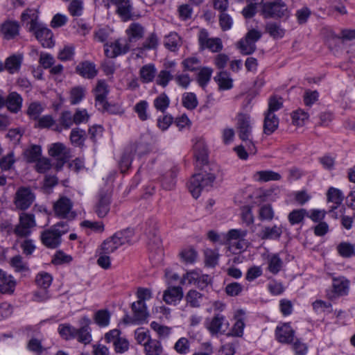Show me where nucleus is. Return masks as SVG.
Segmentation results:
<instances>
[{"instance_id":"nucleus-1","label":"nucleus","mask_w":355,"mask_h":355,"mask_svg":"<svg viewBox=\"0 0 355 355\" xmlns=\"http://www.w3.org/2000/svg\"><path fill=\"white\" fill-rule=\"evenodd\" d=\"M194 156L198 162L202 165L201 171L194 174L189 183V189L193 197L197 199L201 191L205 189L211 187L214 182L222 176L219 166L216 164H208L207 148L205 141L202 138H196L193 144Z\"/></svg>"},{"instance_id":"nucleus-2","label":"nucleus","mask_w":355,"mask_h":355,"mask_svg":"<svg viewBox=\"0 0 355 355\" xmlns=\"http://www.w3.org/2000/svg\"><path fill=\"white\" fill-rule=\"evenodd\" d=\"M80 324L81 327L79 329H76L69 323L60 324L58 329V333L64 340L76 339L79 343L87 345L92 340L89 327L91 320L84 316L81 318Z\"/></svg>"},{"instance_id":"nucleus-3","label":"nucleus","mask_w":355,"mask_h":355,"mask_svg":"<svg viewBox=\"0 0 355 355\" xmlns=\"http://www.w3.org/2000/svg\"><path fill=\"white\" fill-rule=\"evenodd\" d=\"M69 230V227L66 222L57 223L41 233V241L48 248H57L62 243V236Z\"/></svg>"},{"instance_id":"nucleus-4","label":"nucleus","mask_w":355,"mask_h":355,"mask_svg":"<svg viewBox=\"0 0 355 355\" xmlns=\"http://www.w3.org/2000/svg\"><path fill=\"white\" fill-rule=\"evenodd\" d=\"M261 13L264 18L279 19L289 17L288 7L282 0L263 3L261 6Z\"/></svg>"},{"instance_id":"nucleus-5","label":"nucleus","mask_w":355,"mask_h":355,"mask_svg":"<svg viewBox=\"0 0 355 355\" xmlns=\"http://www.w3.org/2000/svg\"><path fill=\"white\" fill-rule=\"evenodd\" d=\"M35 195L29 187H19L14 197L13 203L17 209H28L35 200Z\"/></svg>"},{"instance_id":"nucleus-6","label":"nucleus","mask_w":355,"mask_h":355,"mask_svg":"<svg viewBox=\"0 0 355 355\" xmlns=\"http://www.w3.org/2000/svg\"><path fill=\"white\" fill-rule=\"evenodd\" d=\"M198 44L200 50L208 49L212 53L220 52L223 48V42L219 37H209L205 29H201L198 34Z\"/></svg>"},{"instance_id":"nucleus-7","label":"nucleus","mask_w":355,"mask_h":355,"mask_svg":"<svg viewBox=\"0 0 355 355\" xmlns=\"http://www.w3.org/2000/svg\"><path fill=\"white\" fill-rule=\"evenodd\" d=\"M115 7V13L123 21H127L134 18L135 8L132 0H107Z\"/></svg>"},{"instance_id":"nucleus-8","label":"nucleus","mask_w":355,"mask_h":355,"mask_svg":"<svg viewBox=\"0 0 355 355\" xmlns=\"http://www.w3.org/2000/svg\"><path fill=\"white\" fill-rule=\"evenodd\" d=\"M35 225L34 214L23 212L19 215V222L16 225L14 233L17 236L26 237L31 234V228Z\"/></svg>"},{"instance_id":"nucleus-9","label":"nucleus","mask_w":355,"mask_h":355,"mask_svg":"<svg viewBox=\"0 0 355 355\" xmlns=\"http://www.w3.org/2000/svg\"><path fill=\"white\" fill-rule=\"evenodd\" d=\"M73 202L65 196L60 197L53 204V211L56 216L62 218L73 219L76 214L72 211Z\"/></svg>"},{"instance_id":"nucleus-10","label":"nucleus","mask_w":355,"mask_h":355,"mask_svg":"<svg viewBox=\"0 0 355 355\" xmlns=\"http://www.w3.org/2000/svg\"><path fill=\"white\" fill-rule=\"evenodd\" d=\"M133 317L126 316L123 320L125 323L141 324L146 320L148 317V312L146 303L135 302L132 304Z\"/></svg>"},{"instance_id":"nucleus-11","label":"nucleus","mask_w":355,"mask_h":355,"mask_svg":"<svg viewBox=\"0 0 355 355\" xmlns=\"http://www.w3.org/2000/svg\"><path fill=\"white\" fill-rule=\"evenodd\" d=\"M229 325L228 320L223 315L216 313L207 322V328L211 335L224 334L228 329Z\"/></svg>"},{"instance_id":"nucleus-12","label":"nucleus","mask_w":355,"mask_h":355,"mask_svg":"<svg viewBox=\"0 0 355 355\" xmlns=\"http://www.w3.org/2000/svg\"><path fill=\"white\" fill-rule=\"evenodd\" d=\"M236 126L239 131V138L246 141L251 139L252 127L250 125V116L245 114L239 113L237 115Z\"/></svg>"},{"instance_id":"nucleus-13","label":"nucleus","mask_w":355,"mask_h":355,"mask_svg":"<svg viewBox=\"0 0 355 355\" xmlns=\"http://www.w3.org/2000/svg\"><path fill=\"white\" fill-rule=\"evenodd\" d=\"M295 331L289 323L278 325L275 329V338L281 343L290 344L294 340Z\"/></svg>"},{"instance_id":"nucleus-14","label":"nucleus","mask_w":355,"mask_h":355,"mask_svg":"<svg viewBox=\"0 0 355 355\" xmlns=\"http://www.w3.org/2000/svg\"><path fill=\"white\" fill-rule=\"evenodd\" d=\"M30 31L34 33L35 37L43 47L51 48L53 46V33L49 28L43 27L39 24L36 28Z\"/></svg>"},{"instance_id":"nucleus-15","label":"nucleus","mask_w":355,"mask_h":355,"mask_svg":"<svg viewBox=\"0 0 355 355\" xmlns=\"http://www.w3.org/2000/svg\"><path fill=\"white\" fill-rule=\"evenodd\" d=\"M146 32L145 27L139 22L131 23L125 30L127 42L135 43L144 38Z\"/></svg>"},{"instance_id":"nucleus-16","label":"nucleus","mask_w":355,"mask_h":355,"mask_svg":"<svg viewBox=\"0 0 355 355\" xmlns=\"http://www.w3.org/2000/svg\"><path fill=\"white\" fill-rule=\"evenodd\" d=\"M66 148L62 143L53 144L49 150V153L51 157H56L55 168L60 170L63 165L68 161V157L64 152Z\"/></svg>"},{"instance_id":"nucleus-17","label":"nucleus","mask_w":355,"mask_h":355,"mask_svg":"<svg viewBox=\"0 0 355 355\" xmlns=\"http://www.w3.org/2000/svg\"><path fill=\"white\" fill-rule=\"evenodd\" d=\"M0 33L4 40H13L19 34V25L15 21H6L1 25Z\"/></svg>"},{"instance_id":"nucleus-18","label":"nucleus","mask_w":355,"mask_h":355,"mask_svg":"<svg viewBox=\"0 0 355 355\" xmlns=\"http://www.w3.org/2000/svg\"><path fill=\"white\" fill-rule=\"evenodd\" d=\"M111 196L109 193L101 191L98 195V200L95 207V212L100 218L105 217L110 211Z\"/></svg>"},{"instance_id":"nucleus-19","label":"nucleus","mask_w":355,"mask_h":355,"mask_svg":"<svg viewBox=\"0 0 355 355\" xmlns=\"http://www.w3.org/2000/svg\"><path fill=\"white\" fill-rule=\"evenodd\" d=\"M16 282L12 275L0 269V292L3 294H11L14 292Z\"/></svg>"},{"instance_id":"nucleus-20","label":"nucleus","mask_w":355,"mask_h":355,"mask_svg":"<svg viewBox=\"0 0 355 355\" xmlns=\"http://www.w3.org/2000/svg\"><path fill=\"white\" fill-rule=\"evenodd\" d=\"M22 102L21 96L16 92L9 93L5 98V105L7 109L12 113H17L21 110Z\"/></svg>"},{"instance_id":"nucleus-21","label":"nucleus","mask_w":355,"mask_h":355,"mask_svg":"<svg viewBox=\"0 0 355 355\" xmlns=\"http://www.w3.org/2000/svg\"><path fill=\"white\" fill-rule=\"evenodd\" d=\"M127 147L134 155L137 154L139 157L148 153L150 150L148 139L145 136H141L137 141L130 144Z\"/></svg>"},{"instance_id":"nucleus-22","label":"nucleus","mask_w":355,"mask_h":355,"mask_svg":"<svg viewBox=\"0 0 355 355\" xmlns=\"http://www.w3.org/2000/svg\"><path fill=\"white\" fill-rule=\"evenodd\" d=\"M188 279L189 283H193L200 289H204L211 283V277L208 275H200L196 272H187L184 279Z\"/></svg>"},{"instance_id":"nucleus-23","label":"nucleus","mask_w":355,"mask_h":355,"mask_svg":"<svg viewBox=\"0 0 355 355\" xmlns=\"http://www.w3.org/2000/svg\"><path fill=\"white\" fill-rule=\"evenodd\" d=\"M183 297L182 288L180 286H172L168 288L163 295L164 301L168 304H175Z\"/></svg>"},{"instance_id":"nucleus-24","label":"nucleus","mask_w":355,"mask_h":355,"mask_svg":"<svg viewBox=\"0 0 355 355\" xmlns=\"http://www.w3.org/2000/svg\"><path fill=\"white\" fill-rule=\"evenodd\" d=\"M76 71L80 76L88 79H92L97 75L95 64L89 61L79 63L76 67Z\"/></svg>"},{"instance_id":"nucleus-25","label":"nucleus","mask_w":355,"mask_h":355,"mask_svg":"<svg viewBox=\"0 0 355 355\" xmlns=\"http://www.w3.org/2000/svg\"><path fill=\"white\" fill-rule=\"evenodd\" d=\"M279 126V119L275 113L265 112L263 121V132L267 135L272 134Z\"/></svg>"},{"instance_id":"nucleus-26","label":"nucleus","mask_w":355,"mask_h":355,"mask_svg":"<svg viewBox=\"0 0 355 355\" xmlns=\"http://www.w3.org/2000/svg\"><path fill=\"white\" fill-rule=\"evenodd\" d=\"M23 62L21 54H14L6 59L5 68L10 73L13 74L19 71Z\"/></svg>"},{"instance_id":"nucleus-27","label":"nucleus","mask_w":355,"mask_h":355,"mask_svg":"<svg viewBox=\"0 0 355 355\" xmlns=\"http://www.w3.org/2000/svg\"><path fill=\"white\" fill-rule=\"evenodd\" d=\"M334 292L339 296L347 295L349 293V281L345 277L333 279Z\"/></svg>"},{"instance_id":"nucleus-28","label":"nucleus","mask_w":355,"mask_h":355,"mask_svg":"<svg viewBox=\"0 0 355 355\" xmlns=\"http://www.w3.org/2000/svg\"><path fill=\"white\" fill-rule=\"evenodd\" d=\"M282 234V229L280 226L264 227L261 232L260 237L263 240H278Z\"/></svg>"},{"instance_id":"nucleus-29","label":"nucleus","mask_w":355,"mask_h":355,"mask_svg":"<svg viewBox=\"0 0 355 355\" xmlns=\"http://www.w3.org/2000/svg\"><path fill=\"white\" fill-rule=\"evenodd\" d=\"M59 123L55 126L53 130L60 132L62 129H69L74 123L73 114L70 111H64L60 114Z\"/></svg>"},{"instance_id":"nucleus-30","label":"nucleus","mask_w":355,"mask_h":355,"mask_svg":"<svg viewBox=\"0 0 355 355\" xmlns=\"http://www.w3.org/2000/svg\"><path fill=\"white\" fill-rule=\"evenodd\" d=\"M94 92L96 107L107 101L106 98L109 91L107 89V85L105 80H100L98 81Z\"/></svg>"},{"instance_id":"nucleus-31","label":"nucleus","mask_w":355,"mask_h":355,"mask_svg":"<svg viewBox=\"0 0 355 355\" xmlns=\"http://www.w3.org/2000/svg\"><path fill=\"white\" fill-rule=\"evenodd\" d=\"M159 43V40L157 35L155 32H153L148 35L142 42L141 46L138 49L141 52L156 50L158 48Z\"/></svg>"},{"instance_id":"nucleus-32","label":"nucleus","mask_w":355,"mask_h":355,"mask_svg":"<svg viewBox=\"0 0 355 355\" xmlns=\"http://www.w3.org/2000/svg\"><path fill=\"white\" fill-rule=\"evenodd\" d=\"M156 68L153 64L144 65L139 70L141 80L144 83H149L153 81L156 75Z\"/></svg>"},{"instance_id":"nucleus-33","label":"nucleus","mask_w":355,"mask_h":355,"mask_svg":"<svg viewBox=\"0 0 355 355\" xmlns=\"http://www.w3.org/2000/svg\"><path fill=\"white\" fill-rule=\"evenodd\" d=\"M144 346L146 355H160L163 351L162 346L157 340L148 338L144 342Z\"/></svg>"},{"instance_id":"nucleus-34","label":"nucleus","mask_w":355,"mask_h":355,"mask_svg":"<svg viewBox=\"0 0 355 355\" xmlns=\"http://www.w3.org/2000/svg\"><path fill=\"white\" fill-rule=\"evenodd\" d=\"M164 44L171 51H176L182 45L181 37L175 32L170 33L165 37Z\"/></svg>"},{"instance_id":"nucleus-35","label":"nucleus","mask_w":355,"mask_h":355,"mask_svg":"<svg viewBox=\"0 0 355 355\" xmlns=\"http://www.w3.org/2000/svg\"><path fill=\"white\" fill-rule=\"evenodd\" d=\"M177 173L178 169L173 168L162 176L161 182L164 189L171 190L175 187Z\"/></svg>"},{"instance_id":"nucleus-36","label":"nucleus","mask_w":355,"mask_h":355,"mask_svg":"<svg viewBox=\"0 0 355 355\" xmlns=\"http://www.w3.org/2000/svg\"><path fill=\"white\" fill-rule=\"evenodd\" d=\"M134 154L126 147L120 158L119 166L121 172L125 173L130 167L133 160Z\"/></svg>"},{"instance_id":"nucleus-37","label":"nucleus","mask_w":355,"mask_h":355,"mask_svg":"<svg viewBox=\"0 0 355 355\" xmlns=\"http://www.w3.org/2000/svg\"><path fill=\"white\" fill-rule=\"evenodd\" d=\"M71 144L75 146H83L86 139V132L79 128H73L69 136Z\"/></svg>"},{"instance_id":"nucleus-38","label":"nucleus","mask_w":355,"mask_h":355,"mask_svg":"<svg viewBox=\"0 0 355 355\" xmlns=\"http://www.w3.org/2000/svg\"><path fill=\"white\" fill-rule=\"evenodd\" d=\"M133 235V230L132 229L127 228L122 231L117 232L112 236L120 247L125 243H130Z\"/></svg>"},{"instance_id":"nucleus-39","label":"nucleus","mask_w":355,"mask_h":355,"mask_svg":"<svg viewBox=\"0 0 355 355\" xmlns=\"http://www.w3.org/2000/svg\"><path fill=\"white\" fill-rule=\"evenodd\" d=\"M24 155L27 162H36L41 157L42 148L40 146L32 145L25 150Z\"/></svg>"},{"instance_id":"nucleus-40","label":"nucleus","mask_w":355,"mask_h":355,"mask_svg":"<svg viewBox=\"0 0 355 355\" xmlns=\"http://www.w3.org/2000/svg\"><path fill=\"white\" fill-rule=\"evenodd\" d=\"M37 12L35 9H26L22 14H21V20L23 21H25L28 19H30L29 24V31H32L33 29H35L37 28V24L39 23L37 22Z\"/></svg>"},{"instance_id":"nucleus-41","label":"nucleus","mask_w":355,"mask_h":355,"mask_svg":"<svg viewBox=\"0 0 355 355\" xmlns=\"http://www.w3.org/2000/svg\"><path fill=\"white\" fill-rule=\"evenodd\" d=\"M266 31L274 39L282 38L285 31L281 25L276 22H268L266 25Z\"/></svg>"},{"instance_id":"nucleus-42","label":"nucleus","mask_w":355,"mask_h":355,"mask_svg":"<svg viewBox=\"0 0 355 355\" xmlns=\"http://www.w3.org/2000/svg\"><path fill=\"white\" fill-rule=\"evenodd\" d=\"M255 179L259 182H268L271 180H279L281 175L272 171H260L254 175Z\"/></svg>"},{"instance_id":"nucleus-43","label":"nucleus","mask_w":355,"mask_h":355,"mask_svg":"<svg viewBox=\"0 0 355 355\" xmlns=\"http://www.w3.org/2000/svg\"><path fill=\"white\" fill-rule=\"evenodd\" d=\"M212 73L213 69L210 67H204L200 69L197 76V81L201 87L204 88L207 86L211 79Z\"/></svg>"},{"instance_id":"nucleus-44","label":"nucleus","mask_w":355,"mask_h":355,"mask_svg":"<svg viewBox=\"0 0 355 355\" xmlns=\"http://www.w3.org/2000/svg\"><path fill=\"white\" fill-rule=\"evenodd\" d=\"M214 80L218 83L220 88L223 89H230L232 87V80L230 78L229 74L224 71H220Z\"/></svg>"},{"instance_id":"nucleus-45","label":"nucleus","mask_w":355,"mask_h":355,"mask_svg":"<svg viewBox=\"0 0 355 355\" xmlns=\"http://www.w3.org/2000/svg\"><path fill=\"white\" fill-rule=\"evenodd\" d=\"M283 266V261L279 254H273L268 258V270L274 274H277Z\"/></svg>"},{"instance_id":"nucleus-46","label":"nucleus","mask_w":355,"mask_h":355,"mask_svg":"<svg viewBox=\"0 0 355 355\" xmlns=\"http://www.w3.org/2000/svg\"><path fill=\"white\" fill-rule=\"evenodd\" d=\"M308 211L305 209H294L289 213L288 220L291 225H295L303 221Z\"/></svg>"},{"instance_id":"nucleus-47","label":"nucleus","mask_w":355,"mask_h":355,"mask_svg":"<svg viewBox=\"0 0 355 355\" xmlns=\"http://www.w3.org/2000/svg\"><path fill=\"white\" fill-rule=\"evenodd\" d=\"M327 196L328 201L332 202L336 205L335 207H332V209H336L338 206L342 203L344 198V196L341 191L334 187L329 188V189L327 191Z\"/></svg>"},{"instance_id":"nucleus-48","label":"nucleus","mask_w":355,"mask_h":355,"mask_svg":"<svg viewBox=\"0 0 355 355\" xmlns=\"http://www.w3.org/2000/svg\"><path fill=\"white\" fill-rule=\"evenodd\" d=\"M180 258L187 264L193 263L197 257L198 252L193 248L189 247L183 249L180 253Z\"/></svg>"},{"instance_id":"nucleus-49","label":"nucleus","mask_w":355,"mask_h":355,"mask_svg":"<svg viewBox=\"0 0 355 355\" xmlns=\"http://www.w3.org/2000/svg\"><path fill=\"white\" fill-rule=\"evenodd\" d=\"M237 46L243 55H250L253 53L257 47L256 44L252 43L247 38L241 39L237 44Z\"/></svg>"},{"instance_id":"nucleus-50","label":"nucleus","mask_w":355,"mask_h":355,"mask_svg":"<svg viewBox=\"0 0 355 355\" xmlns=\"http://www.w3.org/2000/svg\"><path fill=\"white\" fill-rule=\"evenodd\" d=\"M202 297V294L197 291L190 290L186 295V300L191 307L197 308L200 306Z\"/></svg>"},{"instance_id":"nucleus-51","label":"nucleus","mask_w":355,"mask_h":355,"mask_svg":"<svg viewBox=\"0 0 355 355\" xmlns=\"http://www.w3.org/2000/svg\"><path fill=\"white\" fill-rule=\"evenodd\" d=\"M150 327L157 333L158 337L160 339L168 338L171 333V327L162 325L155 321H153L150 323Z\"/></svg>"},{"instance_id":"nucleus-52","label":"nucleus","mask_w":355,"mask_h":355,"mask_svg":"<svg viewBox=\"0 0 355 355\" xmlns=\"http://www.w3.org/2000/svg\"><path fill=\"white\" fill-rule=\"evenodd\" d=\"M110 314L107 310L101 309L94 314V321L100 327H106L110 323Z\"/></svg>"},{"instance_id":"nucleus-53","label":"nucleus","mask_w":355,"mask_h":355,"mask_svg":"<svg viewBox=\"0 0 355 355\" xmlns=\"http://www.w3.org/2000/svg\"><path fill=\"white\" fill-rule=\"evenodd\" d=\"M170 104V99L168 96L165 93H162L159 96H158L153 102V105L155 107L162 112H164L166 110Z\"/></svg>"},{"instance_id":"nucleus-54","label":"nucleus","mask_w":355,"mask_h":355,"mask_svg":"<svg viewBox=\"0 0 355 355\" xmlns=\"http://www.w3.org/2000/svg\"><path fill=\"white\" fill-rule=\"evenodd\" d=\"M184 71H196L200 69V60L196 57H190L182 62Z\"/></svg>"},{"instance_id":"nucleus-55","label":"nucleus","mask_w":355,"mask_h":355,"mask_svg":"<svg viewBox=\"0 0 355 355\" xmlns=\"http://www.w3.org/2000/svg\"><path fill=\"white\" fill-rule=\"evenodd\" d=\"M339 254L343 257H351L355 254L354 245L346 242L340 243L337 247Z\"/></svg>"},{"instance_id":"nucleus-56","label":"nucleus","mask_w":355,"mask_h":355,"mask_svg":"<svg viewBox=\"0 0 355 355\" xmlns=\"http://www.w3.org/2000/svg\"><path fill=\"white\" fill-rule=\"evenodd\" d=\"M85 90L82 87H76L70 92V103L71 105L79 103L85 96Z\"/></svg>"},{"instance_id":"nucleus-57","label":"nucleus","mask_w":355,"mask_h":355,"mask_svg":"<svg viewBox=\"0 0 355 355\" xmlns=\"http://www.w3.org/2000/svg\"><path fill=\"white\" fill-rule=\"evenodd\" d=\"M148 107V103L146 101H140L135 105L134 110L140 120L146 121L148 119L149 116L147 113Z\"/></svg>"},{"instance_id":"nucleus-58","label":"nucleus","mask_w":355,"mask_h":355,"mask_svg":"<svg viewBox=\"0 0 355 355\" xmlns=\"http://www.w3.org/2000/svg\"><path fill=\"white\" fill-rule=\"evenodd\" d=\"M53 277L48 272H40L36 276L35 282L41 288L44 289L49 288L52 283Z\"/></svg>"},{"instance_id":"nucleus-59","label":"nucleus","mask_w":355,"mask_h":355,"mask_svg":"<svg viewBox=\"0 0 355 355\" xmlns=\"http://www.w3.org/2000/svg\"><path fill=\"white\" fill-rule=\"evenodd\" d=\"M119 247V245L116 243L113 236H111L110 238L103 241L101 245L99 251L103 252L104 254H109L114 252Z\"/></svg>"},{"instance_id":"nucleus-60","label":"nucleus","mask_w":355,"mask_h":355,"mask_svg":"<svg viewBox=\"0 0 355 355\" xmlns=\"http://www.w3.org/2000/svg\"><path fill=\"white\" fill-rule=\"evenodd\" d=\"M10 265L17 272H22L28 270V267L25 263L20 255H16L10 259Z\"/></svg>"},{"instance_id":"nucleus-61","label":"nucleus","mask_w":355,"mask_h":355,"mask_svg":"<svg viewBox=\"0 0 355 355\" xmlns=\"http://www.w3.org/2000/svg\"><path fill=\"white\" fill-rule=\"evenodd\" d=\"M190 343L187 338L182 337L178 340L174 345L175 350L180 354H187L189 352Z\"/></svg>"},{"instance_id":"nucleus-62","label":"nucleus","mask_w":355,"mask_h":355,"mask_svg":"<svg viewBox=\"0 0 355 355\" xmlns=\"http://www.w3.org/2000/svg\"><path fill=\"white\" fill-rule=\"evenodd\" d=\"M218 252L211 249L205 250V262L206 266L214 267L218 263Z\"/></svg>"},{"instance_id":"nucleus-63","label":"nucleus","mask_w":355,"mask_h":355,"mask_svg":"<svg viewBox=\"0 0 355 355\" xmlns=\"http://www.w3.org/2000/svg\"><path fill=\"white\" fill-rule=\"evenodd\" d=\"M55 124V121L51 115H44L37 119V123L35 125L38 128H49Z\"/></svg>"},{"instance_id":"nucleus-64","label":"nucleus","mask_w":355,"mask_h":355,"mask_svg":"<svg viewBox=\"0 0 355 355\" xmlns=\"http://www.w3.org/2000/svg\"><path fill=\"white\" fill-rule=\"evenodd\" d=\"M182 104L189 110L195 109L198 105V101L195 94L189 92L184 94L182 98Z\"/></svg>"}]
</instances>
